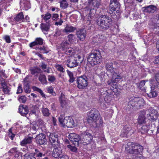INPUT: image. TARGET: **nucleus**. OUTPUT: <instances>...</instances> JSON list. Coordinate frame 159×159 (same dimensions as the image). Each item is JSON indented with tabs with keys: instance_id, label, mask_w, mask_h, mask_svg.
<instances>
[{
	"instance_id": "44",
	"label": "nucleus",
	"mask_w": 159,
	"mask_h": 159,
	"mask_svg": "<svg viewBox=\"0 0 159 159\" xmlns=\"http://www.w3.org/2000/svg\"><path fill=\"white\" fill-rule=\"evenodd\" d=\"M68 41L70 43L73 42L74 40L75 39V35L72 34H69L68 36Z\"/></svg>"
},
{
	"instance_id": "61",
	"label": "nucleus",
	"mask_w": 159,
	"mask_h": 159,
	"mask_svg": "<svg viewBox=\"0 0 159 159\" xmlns=\"http://www.w3.org/2000/svg\"><path fill=\"white\" fill-rule=\"evenodd\" d=\"M153 32L155 34L159 33V27L154 28H153Z\"/></svg>"
},
{
	"instance_id": "39",
	"label": "nucleus",
	"mask_w": 159,
	"mask_h": 159,
	"mask_svg": "<svg viewBox=\"0 0 159 159\" xmlns=\"http://www.w3.org/2000/svg\"><path fill=\"white\" fill-rule=\"evenodd\" d=\"M41 110L44 116H48L49 115L50 113L47 108L42 107L41 109Z\"/></svg>"
},
{
	"instance_id": "37",
	"label": "nucleus",
	"mask_w": 159,
	"mask_h": 159,
	"mask_svg": "<svg viewBox=\"0 0 159 159\" xmlns=\"http://www.w3.org/2000/svg\"><path fill=\"white\" fill-rule=\"evenodd\" d=\"M128 128L127 125H126L124 127L123 129L121 131L120 134V136L121 137H124L128 136V134L129 132L126 131V130Z\"/></svg>"
},
{
	"instance_id": "25",
	"label": "nucleus",
	"mask_w": 159,
	"mask_h": 159,
	"mask_svg": "<svg viewBox=\"0 0 159 159\" xmlns=\"http://www.w3.org/2000/svg\"><path fill=\"white\" fill-rule=\"evenodd\" d=\"M75 28L70 25L67 24L63 30V31L66 33H69L73 32L75 30Z\"/></svg>"
},
{
	"instance_id": "1",
	"label": "nucleus",
	"mask_w": 159,
	"mask_h": 159,
	"mask_svg": "<svg viewBox=\"0 0 159 159\" xmlns=\"http://www.w3.org/2000/svg\"><path fill=\"white\" fill-rule=\"evenodd\" d=\"M125 149L132 154V158L134 159H141L143 156L141 153L143 149V146L132 143H129Z\"/></svg>"
},
{
	"instance_id": "35",
	"label": "nucleus",
	"mask_w": 159,
	"mask_h": 159,
	"mask_svg": "<svg viewBox=\"0 0 159 159\" xmlns=\"http://www.w3.org/2000/svg\"><path fill=\"white\" fill-rule=\"evenodd\" d=\"M77 146H75L73 143L71 144H69L67 146V147L72 152H76L77 148H76V147Z\"/></svg>"
},
{
	"instance_id": "45",
	"label": "nucleus",
	"mask_w": 159,
	"mask_h": 159,
	"mask_svg": "<svg viewBox=\"0 0 159 159\" xmlns=\"http://www.w3.org/2000/svg\"><path fill=\"white\" fill-rule=\"evenodd\" d=\"M41 67L44 72H47V73H49L50 71L47 68L46 64H45L44 63L42 62L41 66Z\"/></svg>"
},
{
	"instance_id": "59",
	"label": "nucleus",
	"mask_w": 159,
	"mask_h": 159,
	"mask_svg": "<svg viewBox=\"0 0 159 159\" xmlns=\"http://www.w3.org/2000/svg\"><path fill=\"white\" fill-rule=\"evenodd\" d=\"M57 159H69V158L68 156L64 154L60 156Z\"/></svg>"
},
{
	"instance_id": "31",
	"label": "nucleus",
	"mask_w": 159,
	"mask_h": 159,
	"mask_svg": "<svg viewBox=\"0 0 159 159\" xmlns=\"http://www.w3.org/2000/svg\"><path fill=\"white\" fill-rule=\"evenodd\" d=\"M150 125H143L140 129V131L141 134H145L147 132L150 128Z\"/></svg>"
},
{
	"instance_id": "13",
	"label": "nucleus",
	"mask_w": 159,
	"mask_h": 159,
	"mask_svg": "<svg viewBox=\"0 0 159 159\" xmlns=\"http://www.w3.org/2000/svg\"><path fill=\"white\" fill-rule=\"evenodd\" d=\"M70 47L69 43L67 41H63L58 46L57 49L59 53H63Z\"/></svg>"
},
{
	"instance_id": "2",
	"label": "nucleus",
	"mask_w": 159,
	"mask_h": 159,
	"mask_svg": "<svg viewBox=\"0 0 159 159\" xmlns=\"http://www.w3.org/2000/svg\"><path fill=\"white\" fill-rule=\"evenodd\" d=\"M96 20L97 24L102 29H108L110 25L112 23L111 19L107 16L100 15Z\"/></svg>"
},
{
	"instance_id": "48",
	"label": "nucleus",
	"mask_w": 159,
	"mask_h": 159,
	"mask_svg": "<svg viewBox=\"0 0 159 159\" xmlns=\"http://www.w3.org/2000/svg\"><path fill=\"white\" fill-rule=\"evenodd\" d=\"M31 73L33 75H34L36 73H38L39 71V69L37 68L34 67L30 69Z\"/></svg>"
},
{
	"instance_id": "57",
	"label": "nucleus",
	"mask_w": 159,
	"mask_h": 159,
	"mask_svg": "<svg viewBox=\"0 0 159 159\" xmlns=\"http://www.w3.org/2000/svg\"><path fill=\"white\" fill-rule=\"evenodd\" d=\"M3 39L7 43H10L11 42L10 37L8 35L4 36Z\"/></svg>"
},
{
	"instance_id": "51",
	"label": "nucleus",
	"mask_w": 159,
	"mask_h": 159,
	"mask_svg": "<svg viewBox=\"0 0 159 159\" xmlns=\"http://www.w3.org/2000/svg\"><path fill=\"white\" fill-rule=\"evenodd\" d=\"M128 127L129 128H127V129L126 130V131L129 132L128 134V136H130L134 133V130L131 129V127L129 126L128 125Z\"/></svg>"
},
{
	"instance_id": "30",
	"label": "nucleus",
	"mask_w": 159,
	"mask_h": 159,
	"mask_svg": "<svg viewBox=\"0 0 159 159\" xmlns=\"http://www.w3.org/2000/svg\"><path fill=\"white\" fill-rule=\"evenodd\" d=\"M116 73H114V75H113V79L111 81V82L113 83H117L122 78V76L120 75H117L116 77Z\"/></svg>"
},
{
	"instance_id": "55",
	"label": "nucleus",
	"mask_w": 159,
	"mask_h": 159,
	"mask_svg": "<svg viewBox=\"0 0 159 159\" xmlns=\"http://www.w3.org/2000/svg\"><path fill=\"white\" fill-rule=\"evenodd\" d=\"M36 123L38 126H40L44 125V122L41 119H39L37 120Z\"/></svg>"
},
{
	"instance_id": "40",
	"label": "nucleus",
	"mask_w": 159,
	"mask_h": 159,
	"mask_svg": "<svg viewBox=\"0 0 159 159\" xmlns=\"http://www.w3.org/2000/svg\"><path fill=\"white\" fill-rule=\"evenodd\" d=\"M134 103L133 101V98H132V99L130 100L128 103L127 105L126 106V108L128 109L132 108L134 107H135Z\"/></svg>"
},
{
	"instance_id": "19",
	"label": "nucleus",
	"mask_w": 159,
	"mask_h": 159,
	"mask_svg": "<svg viewBox=\"0 0 159 159\" xmlns=\"http://www.w3.org/2000/svg\"><path fill=\"white\" fill-rule=\"evenodd\" d=\"M59 100L61 106L63 108H66L67 105L68 99L64 94L61 93L59 97Z\"/></svg>"
},
{
	"instance_id": "21",
	"label": "nucleus",
	"mask_w": 159,
	"mask_h": 159,
	"mask_svg": "<svg viewBox=\"0 0 159 159\" xmlns=\"http://www.w3.org/2000/svg\"><path fill=\"white\" fill-rule=\"evenodd\" d=\"M51 23H42L41 24V28L44 34H47V32L49 31L50 27L51 26Z\"/></svg>"
},
{
	"instance_id": "29",
	"label": "nucleus",
	"mask_w": 159,
	"mask_h": 159,
	"mask_svg": "<svg viewBox=\"0 0 159 159\" xmlns=\"http://www.w3.org/2000/svg\"><path fill=\"white\" fill-rule=\"evenodd\" d=\"M24 18V15L22 12L19 13L15 18H13L16 21V22H22Z\"/></svg>"
},
{
	"instance_id": "28",
	"label": "nucleus",
	"mask_w": 159,
	"mask_h": 159,
	"mask_svg": "<svg viewBox=\"0 0 159 159\" xmlns=\"http://www.w3.org/2000/svg\"><path fill=\"white\" fill-rule=\"evenodd\" d=\"M75 51L74 49L70 47L69 48L66 50L64 52H63L62 53H65V54L68 55L69 57H72L74 55Z\"/></svg>"
},
{
	"instance_id": "5",
	"label": "nucleus",
	"mask_w": 159,
	"mask_h": 159,
	"mask_svg": "<svg viewBox=\"0 0 159 159\" xmlns=\"http://www.w3.org/2000/svg\"><path fill=\"white\" fill-rule=\"evenodd\" d=\"M101 57L102 56L100 52H96L90 54L88 56L87 60L92 65H95L100 62Z\"/></svg>"
},
{
	"instance_id": "11",
	"label": "nucleus",
	"mask_w": 159,
	"mask_h": 159,
	"mask_svg": "<svg viewBox=\"0 0 159 159\" xmlns=\"http://www.w3.org/2000/svg\"><path fill=\"white\" fill-rule=\"evenodd\" d=\"M81 136L82 139V140L83 141L84 145L90 143L93 139L92 136L87 131L83 132L81 134Z\"/></svg>"
},
{
	"instance_id": "34",
	"label": "nucleus",
	"mask_w": 159,
	"mask_h": 159,
	"mask_svg": "<svg viewBox=\"0 0 159 159\" xmlns=\"http://www.w3.org/2000/svg\"><path fill=\"white\" fill-rule=\"evenodd\" d=\"M42 17L43 18V20L46 21L47 23H51L50 22V21L48 20L50 19L51 17V14L49 13H47L45 15H42Z\"/></svg>"
},
{
	"instance_id": "15",
	"label": "nucleus",
	"mask_w": 159,
	"mask_h": 159,
	"mask_svg": "<svg viewBox=\"0 0 159 159\" xmlns=\"http://www.w3.org/2000/svg\"><path fill=\"white\" fill-rule=\"evenodd\" d=\"M60 146H53L54 149L52 152V156L54 158H58L62 153V150Z\"/></svg>"
},
{
	"instance_id": "41",
	"label": "nucleus",
	"mask_w": 159,
	"mask_h": 159,
	"mask_svg": "<svg viewBox=\"0 0 159 159\" xmlns=\"http://www.w3.org/2000/svg\"><path fill=\"white\" fill-rule=\"evenodd\" d=\"M144 9L143 10H156L157 9V7L153 5L145 7L142 8V9Z\"/></svg>"
},
{
	"instance_id": "9",
	"label": "nucleus",
	"mask_w": 159,
	"mask_h": 159,
	"mask_svg": "<svg viewBox=\"0 0 159 159\" xmlns=\"http://www.w3.org/2000/svg\"><path fill=\"white\" fill-rule=\"evenodd\" d=\"M49 136L50 142L53 146H60V143L59 141L60 136L56 133H49L48 134Z\"/></svg>"
},
{
	"instance_id": "56",
	"label": "nucleus",
	"mask_w": 159,
	"mask_h": 159,
	"mask_svg": "<svg viewBox=\"0 0 159 159\" xmlns=\"http://www.w3.org/2000/svg\"><path fill=\"white\" fill-rule=\"evenodd\" d=\"M9 133L8 134V136L9 138L11 139L12 140L14 138L15 136V134H13L11 132V129H9Z\"/></svg>"
},
{
	"instance_id": "17",
	"label": "nucleus",
	"mask_w": 159,
	"mask_h": 159,
	"mask_svg": "<svg viewBox=\"0 0 159 159\" xmlns=\"http://www.w3.org/2000/svg\"><path fill=\"white\" fill-rule=\"evenodd\" d=\"M20 4L21 10H28L30 8V4L29 0H20Z\"/></svg>"
},
{
	"instance_id": "18",
	"label": "nucleus",
	"mask_w": 159,
	"mask_h": 159,
	"mask_svg": "<svg viewBox=\"0 0 159 159\" xmlns=\"http://www.w3.org/2000/svg\"><path fill=\"white\" fill-rule=\"evenodd\" d=\"M36 142L40 144H43L46 143V139L45 134H41L37 135L36 137Z\"/></svg>"
},
{
	"instance_id": "26",
	"label": "nucleus",
	"mask_w": 159,
	"mask_h": 159,
	"mask_svg": "<svg viewBox=\"0 0 159 159\" xmlns=\"http://www.w3.org/2000/svg\"><path fill=\"white\" fill-rule=\"evenodd\" d=\"M106 70L109 72L113 74L114 75V73L116 74L114 70V68L113 67V64L111 62L107 63L106 65Z\"/></svg>"
},
{
	"instance_id": "8",
	"label": "nucleus",
	"mask_w": 159,
	"mask_h": 159,
	"mask_svg": "<svg viewBox=\"0 0 159 159\" xmlns=\"http://www.w3.org/2000/svg\"><path fill=\"white\" fill-rule=\"evenodd\" d=\"M147 116L149 120L155 121L158 118L159 114L157 111L152 107H150L146 112Z\"/></svg>"
},
{
	"instance_id": "22",
	"label": "nucleus",
	"mask_w": 159,
	"mask_h": 159,
	"mask_svg": "<svg viewBox=\"0 0 159 159\" xmlns=\"http://www.w3.org/2000/svg\"><path fill=\"white\" fill-rule=\"evenodd\" d=\"M86 31L84 29L80 30L77 33V37L81 41H83L85 38Z\"/></svg>"
},
{
	"instance_id": "4",
	"label": "nucleus",
	"mask_w": 159,
	"mask_h": 159,
	"mask_svg": "<svg viewBox=\"0 0 159 159\" xmlns=\"http://www.w3.org/2000/svg\"><path fill=\"white\" fill-rule=\"evenodd\" d=\"M43 43V39L41 38H37L36 39L35 41L29 44V46L31 48L36 49L42 53H47L49 52L48 49L45 46L40 47V48H36L34 47L37 45H42Z\"/></svg>"
},
{
	"instance_id": "43",
	"label": "nucleus",
	"mask_w": 159,
	"mask_h": 159,
	"mask_svg": "<svg viewBox=\"0 0 159 159\" xmlns=\"http://www.w3.org/2000/svg\"><path fill=\"white\" fill-rule=\"evenodd\" d=\"M35 153H34V156L35 157H41L43 156H44L45 155V153L39 152L38 149H35Z\"/></svg>"
},
{
	"instance_id": "63",
	"label": "nucleus",
	"mask_w": 159,
	"mask_h": 159,
	"mask_svg": "<svg viewBox=\"0 0 159 159\" xmlns=\"http://www.w3.org/2000/svg\"><path fill=\"white\" fill-rule=\"evenodd\" d=\"M154 62L155 64H159V56L156 57Z\"/></svg>"
},
{
	"instance_id": "12",
	"label": "nucleus",
	"mask_w": 159,
	"mask_h": 159,
	"mask_svg": "<svg viewBox=\"0 0 159 159\" xmlns=\"http://www.w3.org/2000/svg\"><path fill=\"white\" fill-rule=\"evenodd\" d=\"M68 137L70 141L73 142L75 146L79 145V142L80 140V137L76 134L72 133L69 134Z\"/></svg>"
},
{
	"instance_id": "3",
	"label": "nucleus",
	"mask_w": 159,
	"mask_h": 159,
	"mask_svg": "<svg viewBox=\"0 0 159 159\" xmlns=\"http://www.w3.org/2000/svg\"><path fill=\"white\" fill-rule=\"evenodd\" d=\"M155 78L156 81L152 80L150 81L151 90L149 93H147L150 98L155 97L157 94L156 91L157 90L158 86L159 85V73L156 74Z\"/></svg>"
},
{
	"instance_id": "50",
	"label": "nucleus",
	"mask_w": 159,
	"mask_h": 159,
	"mask_svg": "<svg viewBox=\"0 0 159 159\" xmlns=\"http://www.w3.org/2000/svg\"><path fill=\"white\" fill-rule=\"evenodd\" d=\"M25 92L26 93H30V89L29 86L28 85H25L24 87Z\"/></svg>"
},
{
	"instance_id": "32",
	"label": "nucleus",
	"mask_w": 159,
	"mask_h": 159,
	"mask_svg": "<svg viewBox=\"0 0 159 159\" xmlns=\"http://www.w3.org/2000/svg\"><path fill=\"white\" fill-rule=\"evenodd\" d=\"M39 80L43 84H46L47 83L46 76L44 75L40 74L39 76Z\"/></svg>"
},
{
	"instance_id": "24",
	"label": "nucleus",
	"mask_w": 159,
	"mask_h": 159,
	"mask_svg": "<svg viewBox=\"0 0 159 159\" xmlns=\"http://www.w3.org/2000/svg\"><path fill=\"white\" fill-rule=\"evenodd\" d=\"M146 112L144 111H140L138 118V122L140 124L144 123L145 121Z\"/></svg>"
},
{
	"instance_id": "38",
	"label": "nucleus",
	"mask_w": 159,
	"mask_h": 159,
	"mask_svg": "<svg viewBox=\"0 0 159 159\" xmlns=\"http://www.w3.org/2000/svg\"><path fill=\"white\" fill-rule=\"evenodd\" d=\"M70 79L69 80V82L70 83L73 82L74 81V78L73 76V75L72 72L69 70L66 71Z\"/></svg>"
},
{
	"instance_id": "42",
	"label": "nucleus",
	"mask_w": 159,
	"mask_h": 159,
	"mask_svg": "<svg viewBox=\"0 0 159 159\" xmlns=\"http://www.w3.org/2000/svg\"><path fill=\"white\" fill-rule=\"evenodd\" d=\"M32 88L34 91H36L39 92L42 97H45V94L43 93V91L41 89L35 86L33 87Z\"/></svg>"
},
{
	"instance_id": "47",
	"label": "nucleus",
	"mask_w": 159,
	"mask_h": 159,
	"mask_svg": "<svg viewBox=\"0 0 159 159\" xmlns=\"http://www.w3.org/2000/svg\"><path fill=\"white\" fill-rule=\"evenodd\" d=\"M34 156L27 153L24 155V159H36Z\"/></svg>"
},
{
	"instance_id": "62",
	"label": "nucleus",
	"mask_w": 159,
	"mask_h": 159,
	"mask_svg": "<svg viewBox=\"0 0 159 159\" xmlns=\"http://www.w3.org/2000/svg\"><path fill=\"white\" fill-rule=\"evenodd\" d=\"M47 90L48 92L50 93H52L53 91V88L51 86L48 87Z\"/></svg>"
},
{
	"instance_id": "20",
	"label": "nucleus",
	"mask_w": 159,
	"mask_h": 159,
	"mask_svg": "<svg viewBox=\"0 0 159 159\" xmlns=\"http://www.w3.org/2000/svg\"><path fill=\"white\" fill-rule=\"evenodd\" d=\"M19 113L21 115L25 116L28 114V110L26 106L20 105L19 107Z\"/></svg>"
},
{
	"instance_id": "52",
	"label": "nucleus",
	"mask_w": 159,
	"mask_h": 159,
	"mask_svg": "<svg viewBox=\"0 0 159 159\" xmlns=\"http://www.w3.org/2000/svg\"><path fill=\"white\" fill-rule=\"evenodd\" d=\"M145 81L144 80H142L140 82L139 85V87L142 90H145L143 86L145 85Z\"/></svg>"
},
{
	"instance_id": "54",
	"label": "nucleus",
	"mask_w": 159,
	"mask_h": 159,
	"mask_svg": "<svg viewBox=\"0 0 159 159\" xmlns=\"http://www.w3.org/2000/svg\"><path fill=\"white\" fill-rule=\"evenodd\" d=\"M19 100L20 102L24 103L26 102V98L25 96H22L19 98Z\"/></svg>"
},
{
	"instance_id": "64",
	"label": "nucleus",
	"mask_w": 159,
	"mask_h": 159,
	"mask_svg": "<svg viewBox=\"0 0 159 159\" xmlns=\"http://www.w3.org/2000/svg\"><path fill=\"white\" fill-rule=\"evenodd\" d=\"M13 70L16 73L20 74V70L18 68H13Z\"/></svg>"
},
{
	"instance_id": "36",
	"label": "nucleus",
	"mask_w": 159,
	"mask_h": 159,
	"mask_svg": "<svg viewBox=\"0 0 159 159\" xmlns=\"http://www.w3.org/2000/svg\"><path fill=\"white\" fill-rule=\"evenodd\" d=\"M68 5V3L66 0H62L60 2V7L62 9H65Z\"/></svg>"
},
{
	"instance_id": "14",
	"label": "nucleus",
	"mask_w": 159,
	"mask_h": 159,
	"mask_svg": "<svg viewBox=\"0 0 159 159\" xmlns=\"http://www.w3.org/2000/svg\"><path fill=\"white\" fill-rule=\"evenodd\" d=\"M79 63V60H77V58H73L72 57L68 59L66 62L67 66L70 68L77 66Z\"/></svg>"
},
{
	"instance_id": "7",
	"label": "nucleus",
	"mask_w": 159,
	"mask_h": 159,
	"mask_svg": "<svg viewBox=\"0 0 159 159\" xmlns=\"http://www.w3.org/2000/svg\"><path fill=\"white\" fill-rule=\"evenodd\" d=\"M88 117L87 121L89 123L95 122L99 118V114L97 110L95 109H91L88 114Z\"/></svg>"
},
{
	"instance_id": "49",
	"label": "nucleus",
	"mask_w": 159,
	"mask_h": 159,
	"mask_svg": "<svg viewBox=\"0 0 159 159\" xmlns=\"http://www.w3.org/2000/svg\"><path fill=\"white\" fill-rule=\"evenodd\" d=\"M23 89L22 88L21 84H19L17 88L16 93L17 94H18L19 93H21L23 92Z\"/></svg>"
},
{
	"instance_id": "23",
	"label": "nucleus",
	"mask_w": 159,
	"mask_h": 159,
	"mask_svg": "<svg viewBox=\"0 0 159 159\" xmlns=\"http://www.w3.org/2000/svg\"><path fill=\"white\" fill-rule=\"evenodd\" d=\"M33 137H26L20 142V144L22 146H25L27 144H30L32 141Z\"/></svg>"
},
{
	"instance_id": "46",
	"label": "nucleus",
	"mask_w": 159,
	"mask_h": 159,
	"mask_svg": "<svg viewBox=\"0 0 159 159\" xmlns=\"http://www.w3.org/2000/svg\"><path fill=\"white\" fill-rule=\"evenodd\" d=\"M56 69L61 72L64 73L65 72V70L63 67L61 65L57 64L55 66Z\"/></svg>"
},
{
	"instance_id": "53",
	"label": "nucleus",
	"mask_w": 159,
	"mask_h": 159,
	"mask_svg": "<svg viewBox=\"0 0 159 159\" xmlns=\"http://www.w3.org/2000/svg\"><path fill=\"white\" fill-rule=\"evenodd\" d=\"M48 80L49 81L52 82L55 80L56 78L53 75H49L48 76Z\"/></svg>"
},
{
	"instance_id": "10",
	"label": "nucleus",
	"mask_w": 159,
	"mask_h": 159,
	"mask_svg": "<svg viewBox=\"0 0 159 159\" xmlns=\"http://www.w3.org/2000/svg\"><path fill=\"white\" fill-rule=\"evenodd\" d=\"M87 78L85 76L79 77L77 79V87L79 89L85 88L88 85Z\"/></svg>"
},
{
	"instance_id": "58",
	"label": "nucleus",
	"mask_w": 159,
	"mask_h": 159,
	"mask_svg": "<svg viewBox=\"0 0 159 159\" xmlns=\"http://www.w3.org/2000/svg\"><path fill=\"white\" fill-rule=\"evenodd\" d=\"M5 71L3 70H0V76L2 77H4L5 78L7 77V76L5 73Z\"/></svg>"
},
{
	"instance_id": "6",
	"label": "nucleus",
	"mask_w": 159,
	"mask_h": 159,
	"mask_svg": "<svg viewBox=\"0 0 159 159\" xmlns=\"http://www.w3.org/2000/svg\"><path fill=\"white\" fill-rule=\"evenodd\" d=\"M59 121L60 124L63 126H66L67 127H72L74 124V120L70 117H66L63 119L62 116L59 118Z\"/></svg>"
},
{
	"instance_id": "33",
	"label": "nucleus",
	"mask_w": 159,
	"mask_h": 159,
	"mask_svg": "<svg viewBox=\"0 0 159 159\" xmlns=\"http://www.w3.org/2000/svg\"><path fill=\"white\" fill-rule=\"evenodd\" d=\"M2 90L5 93H8L10 91V89L6 85V83L4 82L2 83Z\"/></svg>"
},
{
	"instance_id": "27",
	"label": "nucleus",
	"mask_w": 159,
	"mask_h": 159,
	"mask_svg": "<svg viewBox=\"0 0 159 159\" xmlns=\"http://www.w3.org/2000/svg\"><path fill=\"white\" fill-rule=\"evenodd\" d=\"M109 8L111 10H118L120 8V4L119 2H111Z\"/></svg>"
},
{
	"instance_id": "16",
	"label": "nucleus",
	"mask_w": 159,
	"mask_h": 159,
	"mask_svg": "<svg viewBox=\"0 0 159 159\" xmlns=\"http://www.w3.org/2000/svg\"><path fill=\"white\" fill-rule=\"evenodd\" d=\"M134 106L137 109H139L145 104L144 100L141 98H133Z\"/></svg>"
},
{
	"instance_id": "60",
	"label": "nucleus",
	"mask_w": 159,
	"mask_h": 159,
	"mask_svg": "<svg viewBox=\"0 0 159 159\" xmlns=\"http://www.w3.org/2000/svg\"><path fill=\"white\" fill-rule=\"evenodd\" d=\"M111 100V98L109 96L107 95L104 98L105 101L107 103L109 102Z\"/></svg>"
}]
</instances>
